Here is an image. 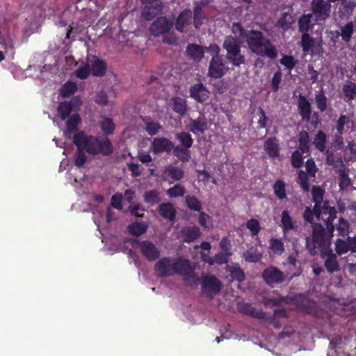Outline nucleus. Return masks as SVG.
<instances>
[{
	"label": "nucleus",
	"instance_id": "nucleus-1",
	"mask_svg": "<svg viewBox=\"0 0 356 356\" xmlns=\"http://www.w3.org/2000/svg\"><path fill=\"white\" fill-rule=\"evenodd\" d=\"M232 32L234 34L238 33L253 54L260 56H266L271 60H275L277 57L278 52L275 45L261 31L254 29L247 31L241 24L234 23Z\"/></svg>",
	"mask_w": 356,
	"mask_h": 356
},
{
	"label": "nucleus",
	"instance_id": "nucleus-2",
	"mask_svg": "<svg viewBox=\"0 0 356 356\" xmlns=\"http://www.w3.org/2000/svg\"><path fill=\"white\" fill-rule=\"evenodd\" d=\"M77 133L82 139V147L89 155L108 156L113 153V145L108 137L88 135L84 131Z\"/></svg>",
	"mask_w": 356,
	"mask_h": 356
},
{
	"label": "nucleus",
	"instance_id": "nucleus-3",
	"mask_svg": "<svg viewBox=\"0 0 356 356\" xmlns=\"http://www.w3.org/2000/svg\"><path fill=\"white\" fill-rule=\"evenodd\" d=\"M330 232L322 225L319 223H313L312 238L307 237L305 245L312 255H315L317 252L316 249L320 252H325L330 248Z\"/></svg>",
	"mask_w": 356,
	"mask_h": 356
},
{
	"label": "nucleus",
	"instance_id": "nucleus-4",
	"mask_svg": "<svg viewBox=\"0 0 356 356\" xmlns=\"http://www.w3.org/2000/svg\"><path fill=\"white\" fill-rule=\"evenodd\" d=\"M311 10L315 22L325 21L330 15L331 3L325 0H312Z\"/></svg>",
	"mask_w": 356,
	"mask_h": 356
},
{
	"label": "nucleus",
	"instance_id": "nucleus-5",
	"mask_svg": "<svg viewBox=\"0 0 356 356\" xmlns=\"http://www.w3.org/2000/svg\"><path fill=\"white\" fill-rule=\"evenodd\" d=\"M174 21L165 16L158 17L149 26L151 35L159 37L168 33L173 27Z\"/></svg>",
	"mask_w": 356,
	"mask_h": 356
},
{
	"label": "nucleus",
	"instance_id": "nucleus-6",
	"mask_svg": "<svg viewBox=\"0 0 356 356\" xmlns=\"http://www.w3.org/2000/svg\"><path fill=\"white\" fill-rule=\"evenodd\" d=\"M261 277L264 281L271 287L282 284L284 280V273L273 266L266 268L262 272Z\"/></svg>",
	"mask_w": 356,
	"mask_h": 356
},
{
	"label": "nucleus",
	"instance_id": "nucleus-7",
	"mask_svg": "<svg viewBox=\"0 0 356 356\" xmlns=\"http://www.w3.org/2000/svg\"><path fill=\"white\" fill-rule=\"evenodd\" d=\"M222 56H212L208 69V75L213 79H220L227 72Z\"/></svg>",
	"mask_w": 356,
	"mask_h": 356
},
{
	"label": "nucleus",
	"instance_id": "nucleus-8",
	"mask_svg": "<svg viewBox=\"0 0 356 356\" xmlns=\"http://www.w3.org/2000/svg\"><path fill=\"white\" fill-rule=\"evenodd\" d=\"M201 285L204 293L211 297L216 295L222 287L220 280L214 275L203 276L201 280Z\"/></svg>",
	"mask_w": 356,
	"mask_h": 356
},
{
	"label": "nucleus",
	"instance_id": "nucleus-9",
	"mask_svg": "<svg viewBox=\"0 0 356 356\" xmlns=\"http://www.w3.org/2000/svg\"><path fill=\"white\" fill-rule=\"evenodd\" d=\"M190 97L196 102L204 104L210 98L211 92L202 83L192 85L189 88Z\"/></svg>",
	"mask_w": 356,
	"mask_h": 356
},
{
	"label": "nucleus",
	"instance_id": "nucleus-10",
	"mask_svg": "<svg viewBox=\"0 0 356 356\" xmlns=\"http://www.w3.org/2000/svg\"><path fill=\"white\" fill-rule=\"evenodd\" d=\"M174 149V143L165 137L154 138L151 143L150 149L154 154L163 152L169 154Z\"/></svg>",
	"mask_w": 356,
	"mask_h": 356
},
{
	"label": "nucleus",
	"instance_id": "nucleus-11",
	"mask_svg": "<svg viewBox=\"0 0 356 356\" xmlns=\"http://www.w3.org/2000/svg\"><path fill=\"white\" fill-rule=\"evenodd\" d=\"M141 16L146 21H151L156 17L162 14L164 5L163 2L154 3H142Z\"/></svg>",
	"mask_w": 356,
	"mask_h": 356
},
{
	"label": "nucleus",
	"instance_id": "nucleus-12",
	"mask_svg": "<svg viewBox=\"0 0 356 356\" xmlns=\"http://www.w3.org/2000/svg\"><path fill=\"white\" fill-rule=\"evenodd\" d=\"M321 215L320 219H323L321 216L324 214L328 215V217L325 220L326 229L330 232V236H333V232L334 231L333 221L337 218V210L334 207L329 206L328 202L327 201L323 202V205L321 204Z\"/></svg>",
	"mask_w": 356,
	"mask_h": 356
},
{
	"label": "nucleus",
	"instance_id": "nucleus-13",
	"mask_svg": "<svg viewBox=\"0 0 356 356\" xmlns=\"http://www.w3.org/2000/svg\"><path fill=\"white\" fill-rule=\"evenodd\" d=\"M280 227L284 239H286L287 234L290 231H297L298 229L297 221L292 218L288 210L285 209L282 211Z\"/></svg>",
	"mask_w": 356,
	"mask_h": 356
},
{
	"label": "nucleus",
	"instance_id": "nucleus-14",
	"mask_svg": "<svg viewBox=\"0 0 356 356\" xmlns=\"http://www.w3.org/2000/svg\"><path fill=\"white\" fill-rule=\"evenodd\" d=\"M335 251L339 256L349 251L356 253V236H348L346 240L338 238L335 242Z\"/></svg>",
	"mask_w": 356,
	"mask_h": 356
},
{
	"label": "nucleus",
	"instance_id": "nucleus-15",
	"mask_svg": "<svg viewBox=\"0 0 356 356\" xmlns=\"http://www.w3.org/2000/svg\"><path fill=\"white\" fill-rule=\"evenodd\" d=\"M172 259L170 257L160 259L154 265V270L160 277L174 275Z\"/></svg>",
	"mask_w": 356,
	"mask_h": 356
},
{
	"label": "nucleus",
	"instance_id": "nucleus-16",
	"mask_svg": "<svg viewBox=\"0 0 356 356\" xmlns=\"http://www.w3.org/2000/svg\"><path fill=\"white\" fill-rule=\"evenodd\" d=\"M298 102V111L302 122H309L312 113V105L307 97L299 94Z\"/></svg>",
	"mask_w": 356,
	"mask_h": 356
},
{
	"label": "nucleus",
	"instance_id": "nucleus-17",
	"mask_svg": "<svg viewBox=\"0 0 356 356\" xmlns=\"http://www.w3.org/2000/svg\"><path fill=\"white\" fill-rule=\"evenodd\" d=\"M82 139L76 132L73 136V143L76 145L77 148V152L74 154V165L76 167H81L83 166L87 160V156L85 153H87L86 152V149L82 147L81 140Z\"/></svg>",
	"mask_w": 356,
	"mask_h": 356
},
{
	"label": "nucleus",
	"instance_id": "nucleus-18",
	"mask_svg": "<svg viewBox=\"0 0 356 356\" xmlns=\"http://www.w3.org/2000/svg\"><path fill=\"white\" fill-rule=\"evenodd\" d=\"M143 255L149 261H155L160 256V252L155 245L149 241H144L140 243Z\"/></svg>",
	"mask_w": 356,
	"mask_h": 356
},
{
	"label": "nucleus",
	"instance_id": "nucleus-19",
	"mask_svg": "<svg viewBox=\"0 0 356 356\" xmlns=\"http://www.w3.org/2000/svg\"><path fill=\"white\" fill-rule=\"evenodd\" d=\"M207 5V3L203 1H195L193 7V26L196 29H200L206 19V15L203 8Z\"/></svg>",
	"mask_w": 356,
	"mask_h": 356
},
{
	"label": "nucleus",
	"instance_id": "nucleus-20",
	"mask_svg": "<svg viewBox=\"0 0 356 356\" xmlns=\"http://www.w3.org/2000/svg\"><path fill=\"white\" fill-rule=\"evenodd\" d=\"M321 257H324L326 256L325 260V267L329 273H333L339 270V264L337 261V254L333 252L331 248L321 252Z\"/></svg>",
	"mask_w": 356,
	"mask_h": 356
},
{
	"label": "nucleus",
	"instance_id": "nucleus-21",
	"mask_svg": "<svg viewBox=\"0 0 356 356\" xmlns=\"http://www.w3.org/2000/svg\"><path fill=\"white\" fill-rule=\"evenodd\" d=\"M174 275L177 274L183 277L188 275L193 268L189 260L184 258H177L172 262Z\"/></svg>",
	"mask_w": 356,
	"mask_h": 356
},
{
	"label": "nucleus",
	"instance_id": "nucleus-22",
	"mask_svg": "<svg viewBox=\"0 0 356 356\" xmlns=\"http://www.w3.org/2000/svg\"><path fill=\"white\" fill-rule=\"evenodd\" d=\"M238 310L240 313L250 316L257 319L263 320L266 317V313L262 309H256L252 305L247 302L238 304Z\"/></svg>",
	"mask_w": 356,
	"mask_h": 356
},
{
	"label": "nucleus",
	"instance_id": "nucleus-23",
	"mask_svg": "<svg viewBox=\"0 0 356 356\" xmlns=\"http://www.w3.org/2000/svg\"><path fill=\"white\" fill-rule=\"evenodd\" d=\"M91 74L96 77H102L106 73L107 63L103 59L96 56H92V60L90 61Z\"/></svg>",
	"mask_w": 356,
	"mask_h": 356
},
{
	"label": "nucleus",
	"instance_id": "nucleus-24",
	"mask_svg": "<svg viewBox=\"0 0 356 356\" xmlns=\"http://www.w3.org/2000/svg\"><path fill=\"white\" fill-rule=\"evenodd\" d=\"M312 201L314 202V210L315 216L320 220L321 215V204L323 203L324 191L317 186H314L312 189Z\"/></svg>",
	"mask_w": 356,
	"mask_h": 356
},
{
	"label": "nucleus",
	"instance_id": "nucleus-25",
	"mask_svg": "<svg viewBox=\"0 0 356 356\" xmlns=\"http://www.w3.org/2000/svg\"><path fill=\"white\" fill-rule=\"evenodd\" d=\"M165 179H168L170 184L179 181L184 177V171L179 167L168 165L163 170Z\"/></svg>",
	"mask_w": 356,
	"mask_h": 356
},
{
	"label": "nucleus",
	"instance_id": "nucleus-26",
	"mask_svg": "<svg viewBox=\"0 0 356 356\" xmlns=\"http://www.w3.org/2000/svg\"><path fill=\"white\" fill-rule=\"evenodd\" d=\"M181 238L184 243H192L200 237L201 232L198 227L188 226L181 229Z\"/></svg>",
	"mask_w": 356,
	"mask_h": 356
},
{
	"label": "nucleus",
	"instance_id": "nucleus-27",
	"mask_svg": "<svg viewBox=\"0 0 356 356\" xmlns=\"http://www.w3.org/2000/svg\"><path fill=\"white\" fill-rule=\"evenodd\" d=\"M98 125L102 131L103 136L108 137L114 134L116 125L113 120L105 115H100Z\"/></svg>",
	"mask_w": 356,
	"mask_h": 356
},
{
	"label": "nucleus",
	"instance_id": "nucleus-28",
	"mask_svg": "<svg viewBox=\"0 0 356 356\" xmlns=\"http://www.w3.org/2000/svg\"><path fill=\"white\" fill-rule=\"evenodd\" d=\"M264 149L268 156L271 159L277 158L280 156V144L276 137L268 138L264 144Z\"/></svg>",
	"mask_w": 356,
	"mask_h": 356
},
{
	"label": "nucleus",
	"instance_id": "nucleus-29",
	"mask_svg": "<svg viewBox=\"0 0 356 356\" xmlns=\"http://www.w3.org/2000/svg\"><path fill=\"white\" fill-rule=\"evenodd\" d=\"M192 12L189 9H185L179 13L175 23V29L179 32L183 33L185 28L191 23Z\"/></svg>",
	"mask_w": 356,
	"mask_h": 356
},
{
	"label": "nucleus",
	"instance_id": "nucleus-30",
	"mask_svg": "<svg viewBox=\"0 0 356 356\" xmlns=\"http://www.w3.org/2000/svg\"><path fill=\"white\" fill-rule=\"evenodd\" d=\"M170 106L172 111L180 116L185 115L188 111L186 99L178 96L174 97L171 99Z\"/></svg>",
	"mask_w": 356,
	"mask_h": 356
},
{
	"label": "nucleus",
	"instance_id": "nucleus-31",
	"mask_svg": "<svg viewBox=\"0 0 356 356\" xmlns=\"http://www.w3.org/2000/svg\"><path fill=\"white\" fill-rule=\"evenodd\" d=\"M187 56L195 62H200L204 57V50L202 46L197 44H189L186 47Z\"/></svg>",
	"mask_w": 356,
	"mask_h": 356
},
{
	"label": "nucleus",
	"instance_id": "nucleus-32",
	"mask_svg": "<svg viewBox=\"0 0 356 356\" xmlns=\"http://www.w3.org/2000/svg\"><path fill=\"white\" fill-rule=\"evenodd\" d=\"M188 129L195 135L204 134L207 129V123L204 118L191 119Z\"/></svg>",
	"mask_w": 356,
	"mask_h": 356
},
{
	"label": "nucleus",
	"instance_id": "nucleus-33",
	"mask_svg": "<svg viewBox=\"0 0 356 356\" xmlns=\"http://www.w3.org/2000/svg\"><path fill=\"white\" fill-rule=\"evenodd\" d=\"M296 301L297 307L306 314H310L315 309V302L302 295L298 296Z\"/></svg>",
	"mask_w": 356,
	"mask_h": 356
},
{
	"label": "nucleus",
	"instance_id": "nucleus-34",
	"mask_svg": "<svg viewBox=\"0 0 356 356\" xmlns=\"http://www.w3.org/2000/svg\"><path fill=\"white\" fill-rule=\"evenodd\" d=\"M159 213L164 218L174 221L177 211L170 202L160 204L158 207Z\"/></svg>",
	"mask_w": 356,
	"mask_h": 356
},
{
	"label": "nucleus",
	"instance_id": "nucleus-35",
	"mask_svg": "<svg viewBox=\"0 0 356 356\" xmlns=\"http://www.w3.org/2000/svg\"><path fill=\"white\" fill-rule=\"evenodd\" d=\"M226 59L235 67L245 63V57L241 54V49L227 53Z\"/></svg>",
	"mask_w": 356,
	"mask_h": 356
},
{
	"label": "nucleus",
	"instance_id": "nucleus-36",
	"mask_svg": "<svg viewBox=\"0 0 356 356\" xmlns=\"http://www.w3.org/2000/svg\"><path fill=\"white\" fill-rule=\"evenodd\" d=\"M342 3L339 8V16L341 19H348L353 14L355 3L353 1L341 0Z\"/></svg>",
	"mask_w": 356,
	"mask_h": 356
},
{
	"label": "nucleus",
	"instance_id": "nucleus-37",
	"mask_svg": "<svg viewBox=\"0 0 356 356\" xmlns=\"http://www.w3.org/2000/svg\"><path fill=\"white\" fill-rule=\"evenodd\" d=\"M310 138L309 133L305 130H302L298 135V149L302 153L308 154L309 152Z\"/></svg>",
	"mask_w": 356,
	"mask_h": 356
},
{
	"label": "nucleus",
	"instance_id": "nucleus-38",
	"mask_svg": "<svg viewBox=\"0 0 356 356\" xmlns=\"http://www.w3.org/2000/svg\"><path fill=\"white\" fill-rule=\"evenodd\" d=\"M342 91L344 95V99L350 102L356 97V83L351 81H346L343 85Z\"/></svg>",
	"mask_w": 356,
	"mask_h": 356
},
{
	"label": "nucleus",
	"instance_id": "nucleus-39",
	"mask_svg": "<svg viewBox=\"0 0 356 356\" xmlns=\"http://www.w3.org/2000/svg\"><path fill=\"white\" fill-rule=\"evenodd\" d=\"M222 47L226 50L227 53L241 49L238 39L232 35H227L225 38L222 43Z\"/></svg>",
	"mask_w": 356,
	"mask_h": 356
},
{
	"label": "nucleus",
	"instance_id": "nucleus-40",
	"mask_svg": "<svg viewBox=\"0 0 356 356\" xmlns=\"http://www.w3.org/2000/svg\"><path fill=\"white\" fill-rule=\"evenodd\" d=\"M326 134L321 130L318 131L313 140V144L315 148L320 152H324L326 150Z\"/></svg>",
	"mask_w": 356,
	"mask_h": 356
},
{
	"label": "nucleus",
	"instance_id": "nucleus-41",
	"mask_svg": "<svg viewBox=\"0 0 356 356\" xmlns=\"http://www.w3.org/2000/svg\"><path fill=\"white\" fill-rule=\"evenodd\" d=\"M312 14H303L298 21L299 32L304 33H307L312 27Z\"/></svg>",
	"mask_w": 356,
	"mask_h": 356
},
{
	"label": "nucleus",
	"instance_id": "nucleus-42",
	"mask_svg": "<svg viewBox=\"0 0 356 356\" xmlns=\"http://www.w3.org/2000/svg\"><path fill=\"white\" fill-rule=\"evenodd\" d=\"M173 154L181 162H187L191 158L189 148L181 147V145H174V149L172 150Z\"/></svg>",
	"mask_w": 356,
	"mask_h": 356
},
{
	"label": "nucleus",
	"instance_id": "nucleus-43",
	"mask_svg": "<svg viewBox=\"0 0 356 356\" xmlns=\"http://www.w3.org/2000/svg\"><path fill=\"white\" fill-rule=\"evenodd\" d=\"M314 99L317 108L321 112H325L327 108L328 99L324 91L321 90L316 92Z\"/></svg>",
	"mask_w": 356,
	"mask_h": 356
},
{
	"label": "nucleus",
	"instance_id": "nucleus-44",
	"mask_svg": "<svg viewBox=\"0 0 356 356\" xmlns=\"http://www.w3.org/2000/svg\"><path fill=\"white\" fill-rule=\"evenodd\" d=\"M243 257L248 262L257 263L261 259L262 255L259 252L257 248L254 247H250L248 250L243 252Z\"/></svg>",
	"mask_w": 356,
	"mask_h": 356
},
{
	"label": "nucleus",
	"instance_id": "nucleus-45",
	"mask_svg": "<svg viewBox=\"0 0 356 356\" xmlns=\"http://www.w3.org/2000/svg\"><path fill=\"white\" fill-rule=\"evenodd\" d=\"M355 25L353 22H349L341 27V36L343 41L349 42L354 33Z\"/></svg>",
	"mask_w": 356,
	"mask_h": 356
},
{
	"label": "nucleus",
	"instance_id": "nucleus-46",
	"mask_svg": "<svg viewBox=\"0 0 356 356\" xmlns=\"http://www.w3.org/2000/svg\"><path fill=\"white\" fill-rule=\"evenodd\" d=\"M232 253H227L225 252H220L215 254L213 257H211L207 260L209 265L217 264L219 265L225 264L229 261V257Z\"/></svg>",
	"mask_w": 356,
	"mask_h": 356
},
{
	"label": "nucleus",
	"instance_id": "nucleus-47",
	"mask_svg": "<svg viewBox=\"0 0 356 356\" xmlns=\"http://www.w3.org/2000/svg\"><path fill=\"white\" fill-rule=\"evenodd\" d=\"M175 138L181 144V147L190 149L193 144V139L188 132L181 131L177 133Z\"/></svg>",
	"mask_w": 356,
	"mask_h": 356
},
{
	"label": "nucleus",
	"instance_id": "nucleus-48",
	"mask_svg": "<svg viewBox=\"0 0 356 356\" xmlns=\"http://www.w3.org/2000/svg\"><path fill=\"white\" fill-rule=\"evenodd\" d=\"M315 39L308 33H302L301 36V47L304 53H308L315 45Z\"/></svg>",
	"mask_w": 356,
	"mask_h": 356
},
{
	"label": "nucleus",
	"instance_id": "nucleus-49",
	"mask_svg": "<svg viewBox=\"0 0 356 356\" xmlns=\"http://www.w3.org/2000/svg\"><path fill=\"white\" fill-rule=\"evenodd\" d=\"M185 201L187 205V207L194 211L200 212L202 207L201 202L198 200V198L195 195H186L185 197Z\"/></svg>",
	"mask_w": 356,
	"mask_h": 356
},
{
	"label": "nucleus",
	"instance_id": "nucleus-50",
	"mask_svg": "<svg viewBox=\"0 0 356 356\" xmlns=\"http://www.w3.org/2000/svg\"><path fill=\"white\" fill-rule=\"evenodd\" d=\"M293 23V17L288 13H284L277 21L275 26L278 28L283 29L284 30H288Z\"/></svg>",
	"mask_w": 356,
	"mask_h": 356
},
{
	"label": "nucleus",
	"instance_id": "nucleus-51",
	"mask_svg": "<svg viewBox=\"0 0 356 356\" xmlns=\"http://www.w3.org/2000/svg\"><path fill=\"white\" fill-rule=\"evenodd\" d=\"M72 111V104L71 102H63L59 104L58 106V113L62 120H65Z\"/></svg>",
	"mask_w": 356,
	"mask_h": 356
},
{
	"label": "nucleus",
	"instance_id": "nucleus-52",
	"mask_svg": "<svg viewBox=\"0 0 356 356\" xmlns=\"http://www.w3.org/2000/svg\"><path fill=\"white\" fill-rule=\"evenodd\" d=\"M273 191L279 200H284L286 197V184L281 179L276 180L273 186Z\"/></svg>",
	"mask_w": 356,
	"mask_h": 356
},
{
	"label": "nucleus",
	"instance_id": "nucleus-53",
	"mask_svg": "<svg viewBox=\"0 0 356 356\" xmlns=\"http://www.w3.org/2000/svg\"><path fill=\"white\" fill-rule=\"evenodd\" d=\"M310 177L308 173L303 170H300L298 173L297 182L300 185L301 189L304 192H309L310 189V185L309 182V178Z\"/></svg>",
	"mask_w": 356,
	"mask_h": 356
},
{
	"label": "nucleus",
	"instance_id": "nucleus-54",
	"mask_svg": "<svg viewBox=\"0 0 356 356\" xmlns=\"http://www.w3.org/2000/svg\"><path fill=\"white\" fill-rule=\"evenodd\" d=\"M269 248L274 254L277 255H281L284 252V245L281 238H270Z\"/></svg>",
	"mask_w": 356,
	"mask_h": 356
},
{
	"label": "nucleus",
	"instance_id": "nucleus-55",
	"mask_svg": "<svg viewBox=\"0 0 356 356\" xmlns=\"http://www.w3.org/2000/svg\"><path fill=\"white\" fill-rule=\"evenodd\" d=\"M81 119L79 114L76 113L72 115L71 117L68 118L66 122L67 130L66 132H68L69 134L72 132L76 131L78 129V126L81 123Z\"/></svg>",
	"mask_w": 356,
	"mask_h": 356
},
{
	"label": "nucleus",
	"instance_id": "nucleus-56",
	"mask_svg": "<svg viewBox=\"0 0 356 356\" xmlns=\"http://www.w3.org/2000/svg\"><path fill=\"white\" fill-rule=\"evenodd\" d=\"M145 129L149 136H154L159 133L162 128L161 125L157 122L151 120L149 118L144 120Z\"/></svg>",
	"mask_w": 356,
	"mask_h": 356
},
{
	"label": "nucleus",
	"instance_id": "nucleus-57",
	"mask_svg": "<svg viewBox=\"0 0 356 356\" xmlns=\"http://www.w3.org/2000/svg\"><path fill=\"white\" fill-rule=\"evenodd\" d=\"M336 229L338 232V235L342 237H345L349 234L350 232V223L343 218H340L338 220Z\"/></svg>",
	"mask_w": 356,
	"mask_h": 356
},
{
	"label": "nucleus",
	"instance_id": "nucleus-58",
	"mask_svg": "<svg viewBox=\"0 0 356 356\" xmlns=\"http://www.w3.org/2000/svg\"><path fill=\"white\" fill-rule=\"evenodd\" d=\"M161 200L159 193L155 190H150L145 193V202L154 205L158 204Z\"/></svg>",
	"mask_w": 356,
	"mask_h": 356
},
{
	"label": "nucleus",
	"instance_id": "nucleus-59",
	"mask_svg": "<svg viewBox=\"0 0 356 356\" xmlns=\"http://www.w3.org/2000/svg\"><path fill=\"white\" fill-rule=\"evenodd\" d=\"M349 124L353 126V121L351 120L349 116L346 115H341L337 121L336 130L337 133H344L345 126L348 127Z\"/></svg>",
	"mask_w": 356,
	"mask_h": 356
},
{
	"label": "nucleus",
	"instance_id": "nucleus-60",
	"mask_svg": "<svg viewBox=\"0 0 356 356\" xmlns=\"http://www.w3.org/2000/svg\"><path fill=\"white\" fill-rule=\"evenodd\" d=\"M339 186L340 190H346L351 185V180L344 169L339 170Z\"/></svg>",
	"mask_w": 356,
	"mask_h": 356
},
{
	"label": "nucleus",
	"instance_id": "nucleus-61",
	"mask_svg": "<svg viewBox=\"0 0 356 356\" xmlns=\"http://www.w3.org/2000/svg\"><path fill=\"white\" fill-rule=\"evenodd\" d=\"M76 90L77 86L75 83L67 81L61 87L60 93L63 97H69L74 94Z\"/></svg>",
	"mask_w": 356,
	"mask_h": 356
},
{
	"label": "nucleus",
	"instance_id": "nucleus-62",
	"mask_svg": "<svg viewBox=\"0 0 356 356\" xmlns=\"http://www.w3.org/2000/svg\"><path fill=\"white\" fill-rule=\"evenodd\" d=\"M90 74L91 70L88 59L87 63H85L83 65L80 66L74 71L75 76L80 79H87Z\"/></svg>",
	"mask_w": 356,
	"mask_h": 356
},
{
	"label": "nucleus",
	"instance_id": "nucleus-63",
	"mask_svg": "<svg viewBox=\"0 0 356 356\" xmlns=\"http://www.w3.org/2000/svg\"><path fill=\"white\" fill-rule=\"evenodd\" d=\"M166 193L170 197H183L186 193V189L182 185L177 184L168 189Z\"/></svg>",
	"mask_w": 356,
	"mask_h": 356
},
{
	"label": "nucleus",
	"instance_id": "nucleus-64",
	"mask_svg": "<svg viewBox=\"0 0 356 356\" xmlns=\"http://www.w3.org/2000/svg\"><path fill=\"white\" fill-rule=\"evenodd\" d=\"M229 273L231 277L233 280L238 281V282H242L245 280V273L243 270L238 266H230Z\"/></svg>",
	"mask_w": 356,
	"mask_h": 356
}]
</instances>
